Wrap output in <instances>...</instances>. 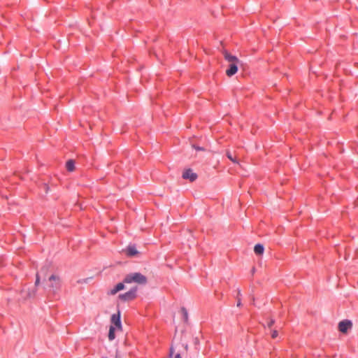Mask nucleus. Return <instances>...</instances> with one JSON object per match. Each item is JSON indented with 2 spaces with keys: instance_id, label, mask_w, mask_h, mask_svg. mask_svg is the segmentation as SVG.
<instances>
[{
  "instance_id": "nucleus-9",
  "label": "nucleus",
  "mask_w": 358,
  "mask_h": 358,
  "mask_svg": "<svg viewBox=\"0 0 358 358\" xmlns=\"http://www.w3.org/2000/svg\"><path fill=\"white\" fill-rule=\"evenodd\" d=\"M264 248L262 244H257L255 245L254 252L257 255H262L264 253Z\"/></svg>"
},
{
  "instance_id": "nucleus-17",
  "label": "nucleus",
  "mask_w": 358,
  "mask_h": 358,
  "mask_svg": "<svg viewBox=\"0 0 358 358\" xmlns=\"http://www.w3.org/2000/svg\"><path fill=\"white\" fill-rule=\"evenodd\" d=\"M227 157L229 159H230L231 162L236 163V160L235 158L233 157L231 153L229 151H227Z\"/></svg>"
},
{
  "instance_id": "nucleus-19",
  "label": "nucleus",
  "mask_w": 358,
  "mask_h": 358,
  "mask_svg": "<svg viewBox=\"0 0 358 358\" xmlns=\"http://www.w3.org/2000/svg\"><path fill=\"white\" fill-rule=\"evenodd\" d=\"M40 282H41V279H40L39 273H36V281H35V283H34L35 287L38 286L40 284Z\"/></svg>"
},
{
  "instance_id": "nucleus-15",
  "label": "nucleus",
  "mask_w": 358,
  "mask_h": 358,
  "mask_svg": "<svg viewBox=\"0 0 358 358\" xmlns=\"http://www.w3.org/2000/svg\"><path fill=\"white\" fill-rule=\"evenodd\" d=\"M118 292H119V291H118V289H116V285H115L113 288L110 289L108 291V294H109V295H115V294H116Z\"/></svg>"
},
{
  "instance_id": "nucleus-14",
  "label": "nucleus",
  "mask_w": 358,
  "mask_h": 358,
  "mask_svg": "<svg viewBox=\"0 0 358 358\" xmlns=\"http://www.w3.org/2000/svg\"><path fill=\"white\" fill-rule=\"evenodd\" d=\"M124 281L122 282H120L116 285V289H118V291L123 290L124 289Z\"/></svg>"
},
{
  "instance_id": "nucleus-7",
  "label": "nucleus",
  "mask_w": 358,
  "mask_h": 358,
  "mask_svg": "<svg viewBox=\"0 0 358 358\" xmlns=\"http://www.w3.org/2000/svg\"><path fill=\"white\" fill-rule=\"evenodd\" d=\"M111 322L119 329H122L120 312L111 316Z\"/></svg>"
},
{
  "instance_id": "nucleus-21",
  "label": "nucleus",
  "mask_w": 358,
  "mask_h": 358,
  "mask_svg": "<svg viewBox=\"0 0 358 358\" xmlns=\"http://www.w3.org/2000/svg\"><path fill=\"white\" fill-rule=\"evenodd\" d=\"M175 351H176V349L173 347H171L170 349V355H169L171 358L173 357V354L175 353Z\"/></svg>"
},
{
  "instance_id": "nucleus-25",
  "label": "nucleus",
  "mask_w": 358,
  "mask_h": 358,
  "mask_svg": "<svg viewBox=\"0 0 358 358\" xmlns=\"http://www.w3.org/2000/svg\"><path fill=\"white\" fill-rule=\"evenodd\" d=\"M194 148L196 150H203V148H201V147H199V146H194Z\"/></svg>"
},
{
  "instance_id": "nucleus-8",
  "label": "nucleus",
  "mask_w": 358,
  "mask_h": 358,
  "mask_svg": "<svg viewBox=\"0 0 358 358\" xmlns=\"http://www.w3.org/2000/svg\"><path fill=\"white\" fill-rule=\"evenodd\" d=\"M126 254L129 257H133L138 254V252L134 246H129L126 249Z\"/></svg>"
},
{
  "instance_id": "nucleus-12",
  "label": "nucleus",
  "mask_w": 358,
  "mask_h": 358,
  "mask_svg": "<svg viewBox=\"0 0 358 358\" xmlns=\"http://www.w3.org/2000/svg\"><path fill=\"white\" fill-rule=\"evenodd\" d=\"M115 327L113 326L110 327L109 333H108V339L110 341H113L115 339Z\"/></svg>"
},
{
  "instance_id": "nucleus-27",
  "label": "nucleus",
  "mask_w": 358,
  "mask_h": 358,
  "mask_svg": "<svg viewBox=\"0 0 358 358\" xmlns=\"http://www.w3.org/2000/svg\"><path fill=\"white\" fill-rule=\"evenodd\" d=\"M241 294V290H238V297Z\"/></svg>"
},
{
  "instance_id": "nucleus-20",
  "label": "nucleus",
  "mask_w": 358,
  "mask_h": 358,
  "mask_svg": "<svg viewBox=\"0 0 358 358\" xmlns=\"http://www.w3.org/2000/svg\"><path fill=\"white\" fill-rule=\"evenodd\" d=\"M278 335V331L276 330H273L272 332H271V337L273 338H275Z\"/></svg>"
},
{
  "instance_id": "nucleus-28",
  "label": "nucleus",
  "mask_w": 358,
  "mask_h": 358,
  "mask_svg": "<svg viewBox=\"0 0 358 358\" xmlns=\"http://www.w3.org/2000/svg\"><path fill=\"white\" fill-rule=\"evenodd\" d=\"M255 268H252V273H254V272H255Z\"/></svg>"
},
{
  "instance_id": "nucleus-13",
  "label": "nucleus",
  "mask_w": 358,
  "mask_h": 358,
  "mask_svg": "<svg viewBox=\"0 0 358 358\" xmlns=\"http://www.w3.org/2000/svg\"><path fill=\"white\" fill-rule=\"evenodd\" d=\"M36 289H34L31 291H28L27 293L26 297L27 298L34 297L36 295Z\"/></svg>"
},
{
  "instance_id": "nucleus-10",
  "label": "nucleus",
  "mask_w": 358,
  "mask_h": 358,
  "mask_svg": "<svg viewBox=\"0 0 358 358\" xmlns=\"http://www.w3.org/2000/svg\"><path fill=\"white\" fill-rule=\"evenodd\" d=\"M66 169L69 171H73L75 170V162L73 160H69L66 164Z\"/></svg>"
},
{
  "instance_id": "nucleus-4",
  "label": "nucleus",
  "mask_w": 358,
  "mask_h": 358,
  "mask_svg": "<svg viewBox=\"0 0 358 358\" xmlns=\"http://www.w3.org/2000/svg\"><path fill=\"white\" fill-rule=\"evenodd\" d=\"M136 297V288H133L129 292L120 294L118 298L123 301L134 300Z\"/></svg>"
},
{
  "instance_id": "nucleus-5",
  "label": "nucleus",
  "mask_w": 358,
  "mask_h": 358,
  "mask_svg": "<svg viewBox=\"0 0 358 358\" xmlns=\"http://www.w3.org/2000/svg\"><path fill=\"white\" fill-rule=\"evenodd\" d=\"M182 178L193 182L196 180L197 174L194 173L191 169H186L182 173Z\"/></svg>"
},
{
  "instance_id": "nucleus-3",
  "label": "nucleus",
  "mask_w": 358,
  "mask_h": 358,
  "mask_svg": "<svg viewBox=\"0 0 358 358\" xmlns=\"http://www.w3.org/2000/svg\"><path fill=\"white\" fill-rule=\"evenodd\" d=\"M48 288L50 291L53 294H55L57 293L62 287V280L59 275L52 274L51 275L48 279Z\"/></svg>"
},
{
  "instance_id": "nucleus-16",
  "label": "nucleus",
  "mask_w": 358,
  "mask_h": 358,
  "mask_svg": "<svg viewBox=\"0 0 358 358\" xmlns=\"http://www.w3.org/2000/svg\"><path fill=\"white\" fill-rule=\"evenodd\" d=\"M118 292H119V291H118V289H116V285H115L113 288L110 289L108 291V294H109V295H115V294H116Z\"/></svg>"
},
{
  "instance_id": "nucleus-22",
  "label": "nucleus",
  "mask_w": 358,
  "mask_h": 358,
  "mask_svg": "<svg viewBox=\"0 0 358 358\" xmlns=\"http://www.w3.org/2000/svg\"><path fill=\"white\" fill-rule=\"evenodd\" d=\"M275 323V320L273 319H271L269 322H268V327L269 328L271 327V326Z\"/></svg>"
},
{
  "instance_id": "nucleus-1",
  "label": "nucleus",
  "mask_w": 358,
  "mask_h": 358,
  "mask_svg": "<svg viewBox=\"0 0 358 358\" xmlns=\"http://www.w3.org/2000/svg\"><path fill=\"white\" fill-rule=\"evenodd\" d=\"M222 53L225 60L229 63V67L226 70V74L228 77H231L237 73L238 65L240 64L241 61L227 50H224Z\"/></svg>"
},
{
  "instance_id": "nucleus-18",
  "label": "nucleus",
  "mask_w": 358,
  "mask_h": 358,
  "mask_svg": "<svg viewBox=\"0 0 358 358\" xmlns=\"http://www.w3.org/2000/svg\"><path fill=\"white\" fill-rule=\"evenodd\" d=\"M48 268H49L48 265L43 266L41 269V273H43L44 275H46L48 273Z\"/></svg>"
},
{
  "instance_id": "nucleus-2",
  "label": "nucleus",
  "mask_w": 358,
  "mask_h": 358,
  "mask_svg": "<svg viewBox=\"0 0 358 358\" xmlns=\"http://www.w3.org/2000/svg\"><path fill=\"white\" fill-rule=\"evenodd\" d=\"M148 282L146 276L141 273H131L127 274L124 278V282L126 284L136 283L138 285H145Z\"/></svg>"
},
{
  "instance_id": "nucleus-24",
  "label": "nucleus",
  "mask_w": 358,
  "mask_h": 358,
  "mask_svg": "<svg viewBox=\"0 0 358 358\" xmlns=\"http://www.w3.org/2000/svg\"><path fill=\"white\" fill-rule=\"evenodd\" d=\"M175 358H181L180 350H178L177 353H176Z\"/></svg>"
},
{
  "instance_id": "nucleus-23",
  "label": "nucleus",
  "mask_w": 358,
  "mask_h": 358,
  "mask_svg": "<svg viewBox=\"0 0 358 358\" xmlns=\"http://www.w3.org/2000/svg\"><path fill=\"white\" fill-rule=\"evenodd\" d=\"M241 299L239 297L237 298V306L238 307H241Z\"/></svg>"
},
{
  "instance_id": "nucleus-26",
  "label": "nucleus",
  "mask_w": 358,
  "mask_h": 358,
  "mask_svg": "<svg viewBox=\"0 0 358 358\" xmlns=\"http://www.w3.org/2000/svg\"><path fill=\"white\" fill-rule=\"evenodd\" d=\"M182 347L184 348V350H185V351H187V344H185V345H182Z\"/></svg>"
},
{
  "instance_id": "nucleus-11",
  "label": "nucleus",
  "mask_w": 358,
  "mask_h": 358,
  "mask_svg": "<svg viewBox=\"0 0 358 358\" xmlns=\"http://www.w3.org/2000/svg\"><path fill=\"white\" fill-rule=\"evenodd\" d=\"M180 313L182 314V319H183L184 322H187V321H188V312H187V309L185 308H184V307L181 308Z\"/></svg>"
},
{
  "instance_id": "nucleus-6",
  "label": "nucleus",
  "mask_w": 358,
  "mask_h": 358,
  "mask_svg": "<svg viewBox=\"0 0 358 358\" xmlns=\"http://www.w3.org/2000/svg\"><path fill=\"white\" fill-rule=\"evenodd\" d=\"M352 326V323L350 320H343L338 323L339 331L344 334L347 333Z\"/></svg>"
}]
</instances>
